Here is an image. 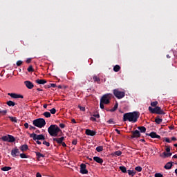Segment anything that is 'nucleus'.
I'll return each mask as SVG.
<instances>
[{"mask_svg": "<svg viewBox=\"0 0 177 177\" xmlns=\"http://www.w3.org/2000/svg\"><path fill=\"white\" fill-rule=\"evenodd\" d=\"M120 70H121V67L119 65H115L113 67V71H115V73H118V71H120Z\"/></svg>", "mask_w": 177, "mask_h": 177, "instance_id": "26", "label": "nucleus"}, {"mask_svg": "<svg viewBox=\"0 0 177 177\" xmlns=\"http://www.w3.org/2000/svg\"><path fill=\"white\" fill-rule=\"evenodd\" d=\"M80 174H82V175L88 174V170L86 169V165L84 163H82L80 165Z\"/></svg>", "mask_w": 177, "mask_h": 177, "instance_id": "12", "label": "nucleus"}, {"mask_svg": "<svg viewBox=\"0 0 177 177\" xmlns=\"http://www.w3.org/2000/svg\"><path fill=\"white\" fill-rule=\"evenodd\" d=\"M117 109H118V103L116 102L113 106V109L108 110V111H111V113H113V111H115V110H117Z\"/></svg>", "mask_w": 177, "mask_h": 177, "instance_id": "24", "label": "nucleus"}, {"mask_svg": "<svg viewBox=\"0 0 177 177\" xmlns=\"http://www.w3.org/2000/svg\"><path fill=\"white\" fill-rule=\"evenodd\" d=\"M96 151L98 153H100V151H103V146H99L96 148Z\"/></svg>", "mask_w": 177, "mask_h": 177, "instance_id": "37", "label": "nucleus"}, {"mask_svg": "<svg viewBox=\"0 0 177 177\" xmlns=\"http://www.w3.org/2000/svg\"><path fill=\"white\" fill-rule=\"evenodd\" d=\"M173 165H174V162H169L164 166V168L165 169H171Z\"/></svg>", "mask_w": 177, "mask_h": 177, "instance_id": "18", "label": "nucleus"}, {"mask_svg": "<svg viewBox=\"0 0 177 177\" xmlns=\"http://www.w3.org/2000/svg\"><path fill=\"white\" fill-rule=\"evenodd\" d=\"M119 169H120L123 174H127V167H125V166L119 167Z\"/></svg>", "mask_w": 177, "mask_h": 177, "instance_id": "27", "label": "nucleus"}, {"mask_svg": "<svg viewBox=\"0 0 177 177\" xmlns=\"http://www.w3.org/2000/svg\"><path fill=\"white\" fill-rule=\"evenodd\" d=\"M19 149L21 151H27V150H28V145H23L19 147Z\"/></svg>", "mask_w": 177, "mask_h": 177, "instance_id": "22", "label": "nucleus"}, {"mask_svg": "<svg viewBox=\"0 0 177 177\" xmlns=\"http://www.w3.org/2000/svg\"><path fill=\"white\" fill-rule=\"evenodd\" d=\"M90 120H91V121H96V118H95V116H93V117H91V118H90Z\"/></svg>", "mask_w": 177, "mask_h": 177, "instance_id": "57", "label": "nucleus"}, {"mask_svg": "<svg viewBox=\"0 0 177 177\" xmlns=\"http://www.w3.org/2000/svg\"><path fill=\"white\" fill-rule=\"evenodd\" d=\"M11 156L15 158L20 156V150H19V148H17V147H15L14 149L11 150Z\"/></svg>", "mask_w": 177, "mask_h": 177, "instance_id": "9", "label": "nucleus"}, {"mask_svg": "<svg viewBox=\"0 0 177 177\" xmlns=\"http://www.w3.org/2000/svg\"><path fill=\"white\" fill-rule=\"evenodd\" d=\"M138 129L141 132V133H146V127L142 126V127H138Z\"/></svg>", "mask_w": 177, "mask_h": 177, "instance_id": "23", "label": "nucleus"}, {"mask_svg": "<svg viewBox=\"0 0 177 177\" xmlns=\"http://www.w3.org/2000/svg\"><path fill=\"white\" fill-rule=\"evenodd\" d=\"M155 177H163V176L160 173H156L155 174Z\"/></svg>", "mask_w": 177, "mask_h": 177, "instance_id": "47", "label": "nucleus"}, {"mask_svg": "<svg viewBox=\"0 0 177 177\" xmlns=\"http://www.w3.org/2000/svg\"><path fill=\"white\" fill-rule=\"evenodd\" d=\"M49 86H50L51 88H57V85H56V84H53V83L50 84Z\"/></svg>", "mask_w": 177, "mask_h": 177, "instance_id": "44", "label": "nucleus"}, {"mask_svg": "<svg viewBox=\"0 0 177 177\" xmlns=\"http://www.w3.org/2000/svg\"><path fill=\"white\" fill-rule=\"evenodd\" d=\"M100 107L102 109H104V103L102 102L101 100H100Z\"/></svg>", "mask_w": 177, "mask_h": 177, "instance_id": "45", "label": "nucleus"}, {"mask_svg": "<svg viewBox=\"0 0 177 177\" xmlns=\"http://www.w3.org/2000/svg\"><path fill=\"white\" fill-rule=\"evenodd\" d=\"M93 160L95 161V162H97L98 164H100L101 165H103V160L100 157L94 156Z\"/></svg>", "mask_w": 177, "mask_h": 177, "instance_id": "17", "label": "nucleus"}, {"mask_svg": "<svg viewBox=\"0 0 177 177\" xmlns=\"http://www.w3.org/2000/svg\"><path fill=\"white\" fill-rule=\"evenodd\" d=\"M135 170L137 171V172H142V167L140 166L136 167Z\"/></svg>", "mask_w": 177, "mask_h": 177, "instance_id": "38", "label": "nucleus"}, {"mask_svg": "<svg viewBox=\"0 0 177 177\" xmlns=\"http://www.w3.org/2000/svg\"><path fill=\"white\" fill-rule=\"evenodd\" d=\"M43 115H44V117H46V118H50V112H48V111H46V112H44V113H43Z\"/></svg>", "mask_w": 177, "mask_h": 177, "instance_id": "34", "label": "nucleus"}, {"mask_svg": "<svg viewBox=\"0 0 177 177\" xmlns=\"http://www.w3.org/2000/svg\"><path fill=\"white\" fill-rule=\"evenodd\" d=\"M154 122H156V124H161V122H162V118H161V117H160V115H158L155 118Z\"/></svg>", "mask_w": 177, "mask_h": 177, "instance_id": "21", "label": "nucleus"}, {"mask_svg": "<svg viewBox=\"0 0 177 177\" xmlns=\"http://www.w3.org/2000/svg\"><path fill=\"white\" fill-rule=\"evenodd\" d=\"M147 135L152 138V139H161V136L154 131L151 132L149 134L147 133Z\"/></svg>", "mask_w": 177, "mask_h": 177, "instance_id": "13", "label": "nucleus"}, {"mask_svg": "<svg viewBox=\"0 0 177 177\" xmlns=\"http://www.w3.org/2000/svg\"><path fill=\"white\" fill-rule=\"evenodd\" d=\"M1 140L3 142H9L10 143H13L16 139H15V137L12 135H8V136H4L1 137Z\"/></svg>", "mask_w": 177, "mask_h": 177, "instance_id": "8", "label": "nucleus"}, {"mask_svg": "<svg viewBox=\"0 0 177 177\" xmlns=\"http://www.w3.org/2000/svg\"><path fill=\"white\" fill-rule=\"evenodd\" d=\"M140 113L138 111L126 113L123 115V121H129V122H137Z\"/></svg>", "mask_w": 177, "mask_h": 177, "instance_id": "1", "label": "nucleus"}, {"mask_svg": "<svg viewBox=\"0 0 177 177\" xmlns=\"http://www.w3.org/2000/svg\"><path fill=\"white\" fill-rule=\"evenodd\" d=\"M50 112L51 114H56V109L53 108L52 109L50 110Z\"/></svg>", "mask_w": 177, "mask_h": 177, "instance_id": "41", "label": "nucleus"}, {"mask_svg": "<svg viewBox=\"0 0 177 177\" xmlns=\"http://www.w3.org/2000/svg\"><path fill=\"white\" fill-rule=\"evenodd\" d=\"M24 85L28 88V89H32V88H34V84L28 80L24 82Z\"/></svg>", "mask_w": 177, "mask_h": 177, "instance_id": "14", "label": "nucleus"}, {"mask_svg": "<svg viewBox=\"0 0 177 177\" xmlns=\"http://www.w3.org/2000/svg\"><path fill=\"white\" fill-rule=\"evenodd\" d=\"M112 96L113 94L111 93L104 94L100 99L101 103H104V104H109L110 103V100H111Z\"/></svg>", "mask_w": 177, "mask_h": 177, "instance_id": "5", "label": "nucleus"}, {"mask_svg": "<svg viewBox=\"0 0 177 177\" xmlns=\"http://www.w3.org/2000/svg\"><path fill=\"white\" fill-rule=\"evenodd\" d=\"M48 132L50 136L57 137L59 136V133H62V129L57 127L56 124H51L48 128Z\"/></svg>", "mask_w": 177, "mask_h": 177, "instance_id": "2", "label": "nucleus"}, {"mask_svg": "<svg viewBox=\"0 0 177 177\" xmlns=\"http://www.w3.org/2000/svg\"><path fill=\"white\" fill-rule=\"evenodd\" d=\"M36 143H37V145H41V142L39 141V140H36Z\"/></svg>", "mask_w": 177, "mask_h": 177, "instance_id": "60", "label": "nucleus"}, {"mask_svg": "<svg viewBox=\"0 0 177 177\" xmlns=\"http://www.w3.org/2000/svg\"><path fill=\"white\" fill-rule=\"evenodd\" d=\"M21 64H23V61L19 60V61L17 62V66L18 67H19V66H21Z\"/></svg>", "mask_w": 177, "mask_h": 177, "instance_id": "42", "label": "nucleus"}, {"mask_svg": "<svg viewBox=\"0 0 177 177\" xmlns=\"http://www.w3.org/2000/svg\"><path fill=\"white\" fill-rule=\"evenodd\" d=\"M24 127H25L26 129H28V127H29L28 123H27V122L25 123Z\"/></svg>", "mask_w": 177, "mask_h": 177, "instance_id": "56", "label": "nucleus"}, {"mask_svg": "<svg viewBox=\"0 0 177 177\" xmlns=\"http://www.w3.org/2000/svg\"><path fill=\"white\" fill-rule=\"evenodd\" d=\"M71 121L73 124H77V121H75V119H72Z\"/></svg>", "mask_w": 177, "mask_h": 177, "instance_id": "62", "label": "nucleus"}, {"mask_svg": "<svg viewBox=\"0 0 177 177\" xmlns=\"http://www.w3.org/2000/svg\"><path fill=\"white\" fill-rule=\"evenodd\" d=\"M44 109H46L48 107V104H45L44 106H43Z\"/></svg>", "mask_w": 177, "mask_h": 177, "instance_id": "64", "label": "nucleus"}, {"mask_svg": "<svg viewBox=\"0 0 177 177\" xmlns=\"http://www.w3.org/2000/svg\"><path fill=\"white\" fill-rule=\"evenodd\" d=\"M35 154H36V156L37 157V160H39L41 158V157H42V158L45 157V155H44V154H42V153H41L39 152H35Z\"/></svg>", "mask_w": 177, "mask_h": 177, "instance_id": "28", "label": "nucleus"}, {"mask_svg": "<svg viewBox=\"0 0 177 177\" xmlns=\"http://www.w3.org/2000/svg\"><path fill=\"white\" fill-rule=\"evenodd\" d=\"M32 124L35 127L37 128H44L46 125V122L44 118H38L33 120Z\"/></svg>", "mask_w": 177, "mask_h": 177, "instance_id": "3", "label": "nucleus"}, {"mask_svg": "<svg viewBox=\"0 0 177 177\" xmlns=\"http://www.w3.org/2000/svg\"><path fill=\"white\" fill-rule=\"evenodd\" d=\"M7 104H8V106H12V107L16 106V103H15V102H13V101H10V100L7 102Z\"/></svg>", "mask_w": 177, "mask_h": 177, "instance_id": "30", "label": "nucleus"}, {"mask_svg": "<svg viewBox=\"0 0 177 177\" xmlns=\"http://www.w3.org/2000/svg\"><path fill=\"white\" fill-rule=\"evenodd\" d=\"M6 113H8L7 110L0 111V114H2V115H6Z\"/></svg>", "mask_w": 177, "mask_h": 177, "instance_id": "40", "label": "nucleus"}, {"mask_svg": "<svg viewBox=\"0 0 177 177\" xmlns=\"http://www.w3.org/2000/svg\"><path fill=\"white\" fill-rule=\"evenodd\" d=\"M86 135H88V136H95V135H96V131L91 129H86Z\"/></svg>", "mask_w": 177, "mask_h": 177, "instance_id": "16", "label": "nucleus"}, {"mask_svg": "<svg viewBox=\"0 0 177 177\" xmlns=\"http://www.w3.org/2000/svg\"><path fill=\"white\" fill-rule=\"evenodd\" d=\"M163 157L164 158H167L168 157H171V156H172V153L171 152H163Z\"/></svg>", "mask_w": 177, "mask_h": 177, "instance_id": "25", "label": "nucleus"}, {"mask_svg": "<svg viewBox=\"0 0 177 177\" xmlns=\"http://www.w3.org/2000/svg\"><path fill=\"white\" fill-rule=\"evenodd\" d=\"M36 177H42V175H41L39 173H37Z\"/></svg>", "mask_w": 177, "mask_h": 177, "instance_id": "61", "label": "nucleus"}, {"mask_svg": "<svg viewBox=\"0 0 177 177\" xmlns=\"http://www.w3.org/2000/svg\"><path fill=\"white\" fill-rule=\"evenodd\" d=\"M30 138H32L33 140H45V136L42 134L37 135L35 133L30 134Z\"/></svg>", "mask_w": 177, "mask_h": 177, "instance_id": "7", "label": "nucleus"}, {"mask_svg": "<svg viewBox=\"0 0 177 177\" xmlns=\"http://www.w3.org/2000/svg\"><path fill=\"white\" fill-rule=\"evenodd\" d=\"M93 117H94V118H100V115H99V113H97V114H94Z\"/></svg>", "mask_w": 177, "mask_h": 177, "instance_id": "51", "label": "nucleus"}, {"mask_svg": "<svg viewBox=\"0 0 177 177\" xmlns=\"http://www.w3.org/2000/svg\"><path fill=\"white\" fill-rule=\"evenodd\" d=\"M21 158H30V156L26 155V153H19Z\"/></svg>", "mask_w": 177, "mask_h": 177, "instance_id": "35", "label": "nucleus"}, {"mask_svg": "<svg viewBox=\"0 0 177 177\" xmlns=\"http://www.w3.org/2000/svg\"><path fill=\"white\" fill-rule=\"evenodd\" d=\"M36 84H38L39 85H44V84H46L47 81L46 80H39L37 79L35 80Z\"/></svg>", "mask_w": 177, "mask_h": 177, "instance_id": "19", "label": "nucleus"}, {"mask_svg": "<svg viewBox=\"0 0 177 177\" xmlns=\"http://www.w3.org/2000/svg\"><path fill=\"white\" fill-rule=\"evenodd\" d=\"M78 107L80 108V110H81V111H85V107L81 106V105H79Z\"/></svg>", "mask_w": 177, "mask_h": 177, "instance_id": "48", "label": "nucleus"}, {"mask_svg": "<svg viewBox=\"0 0 177 177\" xmlns=\"http://www.w3.org/2000/svg\"><path fill=\"white\" fill-rule=\"evenodd\" d=\"M109 124H114V121H113V119H110L108 120Z\"/></svg>", "mask_w": 177, "mask_h": 177, "instance_id": "54", "label": "nucleus"}, {"mask_svg": "<svg viewBox=\"0 0 177 177\" xmlns=\"http://www.w3.org/2000/svg\"><path fill=\"white\" fill-rule=\"evenodd\" d=\"M63 147H67V145H66V142H63L60 144Z\"/></svg>", "mask_w": 177, "mask_h": 177, "instance_id": "52", "label": "nucleus"}, {"mask_svg": "<svg viewBox=\"0 0 177 177\" xmlns=\"http://www.w3.org/2000/svg\"><path fill=\"white\" fill-rule=\"evenodd\" d=\"M29 129H30V130H31V129L35 130V129H37V128H35V127H34L30 125V126H29Z\"/></svg>", "mask_w": 177, "mask_h": 177, "instance_id": "58", "label": "nucleus"}, {"mask_svg": "<svg viewBox=\"0 0 177 177\" xmlns=\"http://www.w3.org/2000/svg\"><path fill=\"white\" fill-rule=\"evenodd\" d=\"M59 126L62 128V129L66 128V124H64L63 123L59 124Z\"/></svg>", "mask_w": 177, "mask_h": 177, "instance_id": "49", "label": "nucleus"}, {"mask_svg": "<svg viewBox=\"0 0 177 177\" xmlns=\"http://www.w3.org/2000/svg\"><path fill=\"white\" fill-rule=\"evenodd\" d=\"M8 96H10V97H12V99H24V96L20 95V94H17V93H9Z\"/></svg>", "mask_w": 177, "mask_h": 177, "instance_id": "10", "label": "nucleus"}, {"mask_svg": "<svg viewBox=\"0 0 177 177\" xmlns=\"http://www.w3.org/2000/svg\"><path fill=\"white\" fill-rule=\"evenodd\" d=\"M31 60H32L31 58H28V59H26V63H27L28 64H30V63H31Z\"/></svg>", "mask_w": 177, "mask_h": 177, "instance_id": "53", "label": "nucleus"}, {"mask_svg": "<svg viewBox=\"0 0 177 177\" xmlns=\"http://www.w3.org/2000/svg\"><path fill=\"white\" fill-rule=\"evenodd\" d=\"M113 95L117 97V99H122V97H125V92L120 91L118 89H114Z\"/></svg>", "mask_w": 177, "mask_h": 177, "instance_id": "6", "label": "nucleus"}, {"mask_svg": "<svg viewBox=\"0 0 177 177\" xmlns=\"http://www.w3.org/2000/svg\"><path fill=\"white\" fill-rule=\"evenodd\" d=\"M149 111L152 113V114H159L164 115H165V112L162 109H161V107L160 106H156L155 108H152L151 106H149Z\"/></svg>", "mask_w": 177, "mask_h": 177, "instance_id": "4", "label": "nucleus"}, {"mask_svg": "<svg viewBox=\"0 0 177 177\" xmlns=\"http://www.w3.org/2000/svg\"><path fill=\"white\" fill-rule=\"evenodd\" d=\"M157 104H158V102L157 101L151 102V107H157Z\"/></svg>", "mask_w": 177, "mask_h": 177, "instance_id": "36", "label": "nucleus"}, {"mask_svg": "<svg viewBox=\"0 0 177 177\" xmlns=\"http://www.w3.org/2000/svg\"><path fill=\"white\" fill-rule=\"evenodd\" d=\"M166 151H167V153H169V151H171V147H166Z\"/></svg>", "mask_w": 177, "mask_h": 177, "instance_id": "50", "label": "nucleus"}, {"mask_svg": "<svg viewBox=\"0 0 177 177\" xmlns=\"http://www.w3.org/2000/svg\"><path fill=\"white\" fill-rule=\"evenodd\" d=\"M10 169H12V167H8V166H6L1 168V171H10Z\"/></svg>", "mask_w": 177, "mask_h": 177, "instance_id": "33", "label": "nucleus"}, {"mask_svg": "<svg viewBox=\"0 0 177 177\" xmlns=\"http://www.w3.org/2000/svg\"><path fill=\"white\" fill-rule=\"evenodd\" d=\"M8 118L12 122H17V118H16V117L9 116Z\"/></svg>", "mask_w": 177, "mask_h": 177, "instance_id": "32", "label": "nucleus"}, {"mask_svg": "<svg viewBox=\"0 0 177 177\" xmlns=\"http://www.w3.org/2000/svg\"><path fill=\"white\" fill-rule=\"evenodd\" d=\"M171 140H173L174 142H176V140H177V139L176 138V137H172Z\"/></svg>", "mask_w": 177, "mask_h": 177, "instance_id": "63", "label": "nucleus"}, {"mask_svg": "<svg viewBox=\"0 0 177 177\" xmlns=\"http://www.w3.org/2000/svg\"><path fill=\"white\" fill-rule=\"evenodd\" d=\"M115 132H117L118 135H121V131L120 130H118V129H115Z\"/></svg>", "mask_w": 177, "mask_h": 177, "instance_id": "55", "label": "nucleus"}, {"mask_svg": "<svg viewBox=\"0 0 177 177\" xmlns=\"http://www.w3.org/2000/svg\"><path fill=\"white\" fill-rule=\"evenodd\" d=\"M43 145H45V146H46L47 147H49V146H50V144L47 141H44Z\"/></svg>", "mask_w": 177, "mask_h": 177, "instance_id": "43", "label": "nucleus"}, {"mask_svg": "<svg viewBox=\"0 0 177 177\" xmlns=\"http://www.w3.org/2000/svg\"><path fill=\"white\" fill-rule=\"evenodd\" d=\"M140 131H139V130L133 131H131V139L140 138Z\"/></svg>", "mask_w": 177, "mask_h": 177, "instance_id": "11", "label": "nucleus"}, {"mask_svg": "<svg viewBox=\"0 0 177 177\" xmlns=\"http://www.w3.org/2000/svg\"><path fill=\"white\" fill-rule=\"evenodd\" d=\"M72 145H77V140H73V141H72Z\"/></svg>", "mask_w": 177, "mask_h": 177, "instance_id": "59", "label": "nucleus"}, {"mask_svg": "<svg viewBox=\"0 0 177 177\" xmlns=\"http://www.w3.org/2000/svg\"><path fill=\"white\" fill-rule=\"evenodd\" d=\"M28 73H32V71H34V68H32V66H30L28 68Z\"/></svg>", "mask_w": 177, "mask_h": 177, "instance_id": "39", "label": "nucleus"}, {"mask_svg": "<svg viewBox=\"0 0 177 177\" xmlns=\"http://www.w3.org/2000/svg\"><path fill=\"white\" fill-rule=\"evenodd\" d=\"M93 80L96 84H100V77H99L97 75H94L93 76Z\"/></svg>", "mask_w": 177, "mask_h": 177, "instance_id": "20", "label": "nucleus"}, {"mask_svg": "<svg viewBox=\"0 0 177 177\" xmlns=\"http://www.w3.org/2000/svg\"><path fill=\"white\" fill-rule=\"evenodd\" d=\"M122 154V152L121 151H116L113 153V156H117L118 157H120Z\"/></svg>", "mask_w": 177, "mask_h": 177, "instance_id": "31", "label": "nucleus"}, {"mask_svg": "<svg viewBox=\"0 0 177 177\" xmlns=\"http://www.w3.org/2000/svg\"><path fill=\"white\" fill-rule=\"evenodd\" d=\"M164 140H165L167 143H171L172 140H171L169 138H165Z\"/></svg>", "mask_w": 177, "mask_h": 177, "instance_id": "46", "label": "nucleus"}, {"mask_svg": "<svg viewBox=\"0 0 177 177\" xmlns=\"http://www.w3.org/2000/svg\"><path fill=\"white\" fill-rule=\"evenodd\" d=\"M127 172L131 176H135L136 174V171H133V170H128Z\"/></svg>", "mask_w": 177, "mask_h": 177, "instance_id": "29", "label": "nucleus"}, {"mask_svg": "<svg viewBox=\"0 0 177 177\" xmlns=\"http://www.w3.org/2000/svg\"><path fill=\"white\" fill-rule=\"evenodd\" d=\"M53 142H57L58 145H60L63 143L64 140V137H61V138H53Z\"/></svg>", "mask_w": 177, "mask_h": 177, "instance_id": "15", "label": "nucleus"}]
</instances>
